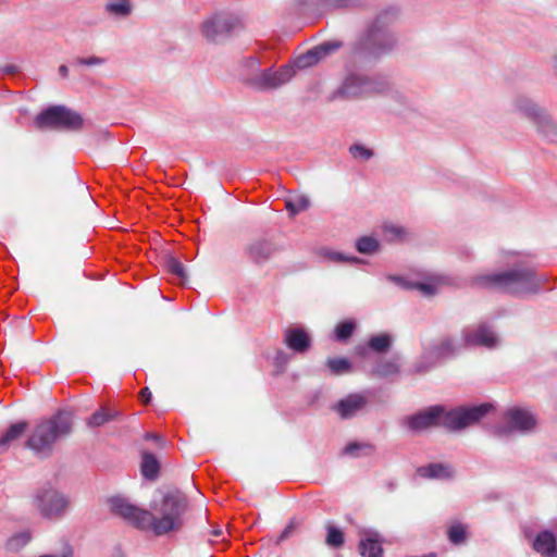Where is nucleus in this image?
Instances as JSON below:
<instances>
[{"label": "nucleus", "instance_id": "7", "mask_svg": "<svg viewBox=\"0 0 557 557\" xmlns=\"http://www.w3.org/2000/svg\"><path fill=\"white\" fill-rule=\"evenodd\" d=\"M34 505L42 517L57 519L67 511L70 499L53 487H44L35 494Z\"/></svg>", "mask_w": 557, "mask_h": 557}, {"label": "nucleus", "instance_id": "14", "mask_svg": "<svg viewBox=\"0 0 557 557\" xmlns=\"http://www.w3.org/2000/svg\"><path fill=\"white\" fill-rule=\"evenodd\" d=\"M508 431L528 432L535 428V417L525 409L512 408L506 413Z\"/></svg>", "mask_w": 557, "mask_h": 557}, {"label": "nucleus", "instance_id": "38", "mask_svg": "<svg viewBox=\"0 0 557 557\" xmlns=\"http://www.w3.org/2000/svg\"><path fill=\"white\" fill-rule=\"evenodd\" d=\"M326 543L333 547H339L344 543V534L341 530L330 525L327 528Z\"/></svg>", "mask_w": 557, "mask_h": 557}, {"label": "nucleus", "instance_id": "4", "mask_svg": "<svg viewBox=\"0 0 557 557\" xmlns=\"http://www.w3.org/2000/svg\"><path fill=\"white\" fill-rule=\"evenodd\" d=\"M72 425L71 414L59 411L34 426L26 441V447L37 456L47 457L52 453L54 445L71 433Z\"/></svg>", "mask_w": 557, "mask_h": 557}, {"label": "nucleus", "instance_id": "31", "mask_svg": "<svg viewBox=\"0 0 557 557\" xmlns=\"http://www.w3.org/2000/svg\"><path fill=\"white\" fill-rule=\"evenodd\" d=\"M356 323L352 320L341 322L335 327V339L338 342L347 341L354 333Z\"/></svg>", "mask_w": 557, "mask_h": 557}, {"label": "nucleus", "instance_id": "48", "mask_svg": "<svg viewBox=\"0 0 557 557\" xmlns=\"http://www.w3.org/2000/svg\"><path fill=\"white\" fill-rule=\"evenodd\" d=\"M497 433H498L499 435L505 434V433H507V429H506V428H499V429L497 430Z\"/></svg>", "mask_w": 557, "mask_h": 557}, {"label": "nucleus", "instance_id": "13", "mask_svg": "<svg viewBox=\"0 0 557 557\" xmlns=\"http://www.w3.org/2000/svg\"><path fill=\"white\" fill-rule=\"evenodd\" d=\"M498 344L495 333L485 324L463 331V345L493 348Z\"/></svg>", "mask_w": 557, "mask_h": 557}, {"label": "nucleus", "instance_id": "24", "mask_svg": "<svg viewBox=\"0 0 557 557\" xmlns=\"http://www.w3.org/2000/svg\"><path fill=\"white\" fill-rule=\"evenodd\" d=\"M160 465L151 453H144L141 460V473L147 479H154L159 473Z\"/></svg>", "mask_w": 557, "mask_h": 557}, {"label": "nucleus", "instance_id": "19", "mask_svg": "<svg viewBox=\"0 0 557 557\" xmlns=\"http://www.w3.org/2000/svg\"><path fill=\"white\" fill-rule=\"evenodd\" d=\"M366 405V398L358 394H352L342 399L337 406L336 410L339 416L344 419L350 418L356 414L359 410H361Z\"/></svg>", "mask_w": 557, "mask_h": 557}, {"label": "nucleus", "instance_id": "3", "mask_svg": "<svg viewBox=\"0 0 557 557\" xmlns=\"http://www.w3.org/2000/svg\"><path fill=\"white\" fill-rule=\"evenodd\" d=\"M548 281L544 274H536L531 269H515L500 273L479 275L475 284L487 288H497L510 294L537 293Z\"/></svg>", "mask_w": 557, "mask_h": 557}, {"label": "nucleus", "instance_id": "15", "mask_svg": "<svg viewBox=\"0 0 557 557\" xmlns=\"http://www.w3.org/2000/svg\"><path fill=\"white\" fill-rule=\"evenodd\" d=\"M276 247L270 240L259 238L245 248L247 257L256 264H263L269 261L275 253Z\"/></svg>", "mask_w": 557, "mask_h": 557}, {"label": "nucleus", "instance_id": "2", "mask_svg": "<svg viewBox=\"0 0 557 557\" xmlns=\"http://www.w3.org/2000/svg\"><path fill=\"white\" fill-rule=\"evenodd\" d=\"M492 409L493 406L491 404L459 407L451 410H446L441 406H434L406 417L404 423L412 432H421L437 425L455 431L479 422Z\"/></svg>", "mask_w": 557, "mask_h": 557}, {"label": "nucleus", "instance_id": "25", "mask_svg": "<svg viewBox=\"0 0 557 557\" xmlns=\"http://www.w3.org/2000/svg\"><path fill=\"white\" fill-rule=\"evenodd\" d=\"M115 416L116 412L110 410L107 407H101L90 416V418L87 420V424L91 428H98L113 420Z\"/></svg>", "mask_w": 557, "mask_h": 557}, {"label": "nucleus", "instance_id": "46", "mask_svg": "<svg viewBox=\"0 0 557 557\" xmlns=\"http://www.w3.org/2000/svg\"><path fill=\"white\" fill-rule=\"evenodd\" d=\"M59 73L62 77H66L69 74V69L66 65H60Z\"/></svg>", "mask_w": 557, "mask_h": 557}, {"label": "nucleus", "instance_id": "30", "mask_svg": "<svg viewBox=\"0 0 557 557\" xmlns=\"http://www.w3.org/2000/svg\"><path fill=\"white\" fill-rule=\"evenodd\" d=\"M166 269L169 273L172 274L175 278H177L181 283L187 280L185 267L180 260L175 258H170L166 261Z\"/></svg>", "mask_w": 557, "mask_h": 557}, {"label": "nucleus", "instance_id": "40", "mask_svg": "<svg viewBox=\"0 0 557 557\" xmlns=\"http://www.w3.org/2000/svg\"><path fill=\"white\" fill-rule=\"evenodd\" d=\"M372 451V446L370 444H359L351 443L347 445L344 449V453L350 456H360L361 454H369Z\"/></svg>", "mask_w": 557, "mask_h": 557}, {"label": "nucleus", "instance_id": "41", "mask_svg": "<svg viewBox=\"0 0 557 557\" xmlns=\"http://www.w3.org/2000/svg\"><path fill=\"white\" fill-rule=\"evenodd\" d=\"M349 150L352 157L356 159L369 160L373 156L372 150L362 145H354Z\"/></svg>", "mask_w": 557, "mask_h": 557}, {"label": "nucleus", "instance_id": "10", "mask_svg": "<svg viewBox=\"0 0 557 557\" xmlns=\"http://www.w3.org/2000/svg\"><path fill=\"white\" fill-rule=\"evenodd\" d=\"M381 91L379 85L371 78L360 75H348L339 88V94L345 98H359Z\"/></svg>", "mask_w": 557, "mask_h": 557}, {"label": "nucleus", "instance_id": "20", "mask_svg": "<svg viewBox=\"0 0 557 557\" xmlns=\"http://www.w3.org/2000/svg\"><path fill=\"white\" fill-rule=\"evenodd\" d=\"M359 550L362 557H381L382 546L376 533H366L359 543Z\"/></svg>", "mask_w": 557, "mask_h": 557}, {"label": "nucleus", "instance_id": "8", "mask_svg": "<svg viewBox=\"0 0 557 557\" xmlns=\"http://www.w3.org/2000/svg\"><path fill=\"white\" fill-rule=\"evenodd\" d=\"M295 75V70L290 65H284L273 71L271 67L260 70L250 87L257 90L275 89L289 82Z\"/></svg>", "mask_w": 557, "mask_h": 557}, {"label": "nucleus", "instance_id": "50", "mask_svg": "<svg viewBox=\"0 0 557 557\" xmlns=\"http://www.w3.org/2000/svg\"><path fill=\"white\" fill-rule=\"evenodd\" d=\"M554 70H555V72L557 74V57L554 60Z\"/></svg>", "mask_w": 557, "mask_h": 557}, {"label": "nucleus", "instance_id": "12", "mask_svg": "<svg viewBox=\"0 0 557 557\" xmlns=\"http://www.w3.org/2000/svg\"><path fill=\"white\" fill-rule=\"evenodd\" d=\"M341 47V41H326L318 45L306 53L297 57L295 66L298 69L310 67L337 51Z\"/></svg>", "mask_w": 557, "mask_h": 557}, {"label": "nucleus", "instance_id": "21", "mask_svg": "<svg viewBox=\"0 0 557 557\" xmlns=\"http://www.w3.org/2000/svg\"><path fill=\"white\" fill-rule=\"evenodd\" d=\"M260 61L256 57H249L242 61L238 67V75L240 79L248 86H251L253 78L260 72Z\"/></svg>", "mask_w": 557, "mask_h": 557}, {"label": "nucleus", "instance_id": "43", "mask_svg": "<svg viewBox=\"0 0 557 557\" xmlns=\"http://www.w3.org/2000/svg\"><path fill=\"white\" fill-rule=\"evenodd\" d=\"M106 62L103 58L100 57H89V58H78L76 63L79 65L95 66L101 65Z\"/></svg>", "mask_w": 557, "mask_h": 557}, {"label": "nucleus", "instance_id": "39", "mask_svg": "<svg viewBox=\"0 0 557 557\" xmlns=\"http://www.w3.org/2000/svg\"><path fill=\"white\" fill-rule=\"evenodd\" d=\"M466 537V529L460 523H455L448 529V539L454 544L461 543Z\"/></svg>", "mask_w": 557, "mask_h": 557}, {"label": "nucleus", "instance_id": "44", "mask_svg": "<svg viewBox=\"0 0 557 557\" xmlns=\"http://www.w3.org/2000/svg\"><path fill=\"white\" fill-rule=\"evenodd\" d=\"M140 398L145 404H148L151 399V392L148 387H145L140 391Z\"/></svg>", "mask_w": 557, "mask_h": 557}, {"label": "nucleus", "instance_id": "45", "mask_svg": "<svg viewBox=\"0 0 557 557\" xmlns=\"http://www.w3.org/2000/svg\"><path fill=\"white\" fill-rule=\"evenodd\" d=\"M145 438L146 440H153V441H156L160 445H163V443H164L163 438L160 435H158V434L147 433L145 435Z\"/></svg>", "mask_w": 557, "mask_h": 557}, {"label": "nucleus", "instance_id": "5", "mask_svg": "<svg viewBox=\"0 0 557 557\" xmlns=\"http://www.w3.org/2000/svg\"><path fill=\"white\" fill-rule=\"evenodd\" d=\"M83 124L84 120L78 113L63 106L50 107L35 119V125L40 129L55 127L78 131L83 128Z\"/></svg>", "mask_w": 557, "mask_h": 557}, {"label": "nucleus", "instance_id": "42", "mask_svg": "<svg viewBox=\"0 0 557 557\" xmlns=\"http://www.w3.org/2000/svg\"><path fill=\"white\" fill-rule=\"evenodd\" d=\"M323 5L330 10L348 8L351 5V0H324Z\"/></svg>", "mask_w": 557, "mask_h": 557}, {"label": "nucleus", "instance_id": "29", "mask_svg": "<svg viewBox=\"0 0 557 557\" xmlns=\"http://www.w3.org/2000/svg\"><path fill=\"white\" fill-rule=\"evenodd\" d=\"M399 371L396 360H382L374 369V373L381 377L392 376Z\"/></svg>", "mask_w": 557, "mask_h": 557}, {"label": "nucleus", "instance_id": "28", "mask_svg": "<svg viewBox=\"0 0 557 557\" xmlns=\"http://www.w3.org/2000/svg\"><path fill=\"white\" fill-rule=\"evenodd\" d=\"M26 426L25 422L12 424L0 438V447L7 446L10 442L18 438L25 432Z\"/></svg>", "mask_w": 557, "mask_h": 557}, {"label": "nucleus", "instance_id": "23", "mask_svg": "<svg viewBox=\"0 0 557 557\" xmlns=\"http://www.w3.org/2000/svg\"><path fill=\"white\" fill-rule=\"evenodd\" d=\"M389 280L407 289L417 288L425 296L434 295L436 293L437 286L440 284V281L437 283H435V282L410 283V282L406 281L405 278L398 277V276H389Z\"/></svg>", "mask_w": 557, "mask_h": 557}, {"label": "nucleus", "instance_id": "6", "mask_svg": "<svg viewBox=\"0 0 557 557\" xmlns=\"http://www.w3.org/2000/svg\"><path fill=\"white\" fill-rule=\"evenodd\" d=\"M244 27L240 16L221 12L207 18L201 25L202 35L210 41H218L227 37Z\"/></svg>", "mask_w": 557, "mask_h": 557}, {"label": "nucleus", "instance_id": "18", "mask_svg": "<svg viewBox=\"0 0 557 557\" xmlns=\"http://www.w3.org/2000/svg\"><path fill=\"white\" fill-rule=\"evenodd\" d=\"M532 546L535 552L541 554L543 557H556V539L549 531L540 532L532 542Z\"/></svg>", "mask_w": 557, "mask_h": 557}, {"label": "nucleus", "instance_id": "33", "mask_svg": "<svg viewBox=\"0 0 557 557\" xmlns=\"http://www.w3.org/2000/svg\"><path fill=\"white\" fill-rule=\"evenodd\" d=\"M357 250L361 253H373L379 249V242L371 236H364L357 240Z\"/></svg>", "mask_w": 557, "mask_h": 557}, {"label": "nucleus", "instance_id": "9", "mask_svg": "<svg viewBox=\"0 0 557 557\" xmlns=\"http://www.w3.org/2000/svg\"><path fill=\"white\" fill-rule=\"evenodd\" d=\"M463 345V338L459 342L454 341L453 338L445 337L442 338L438 343L428 347L422 356V361H428V366H419L418 371H425L437 361L444 358H448L457 354Z\"/></svg>", "mask_w": 557, "mask_h": 557}, {"label": "nucleus", "instance_id": "51", "mask_svg": "<svg viewBox=\"0 0 557 557\" xmlns=\"http://www.w3.org/2000/svg\"><path fill=\"white\" fill-rule=\"evenodd\" d=\"M524 535H525L527 537H530V536H531L527 530H524Z\"/></svg>", "mask_w": 557, "mask_h": 557}, {"label": "nucleus", "instance_id": "34", "mask_svg": "<svg viewBox=\"0 0 557 557\" xmlns=\"http://www.w3.org/2000/svg\"><path fill=\"white\" fill-rule=\"evenodd\" d=\"M391 337L387 334L376 335L370 338L369 346L371 349L382 352L388 349L391 346Z\"/></svg>", "mask_w": 557, "mask_h": 557}, {"label": "nucleus", "instance_id": "27", "mask_svg": "<svg viewBox=\"0 0 557 557\" xmlns=\"http://www.w3.org/2000/svg\"><path fill=\"white\" fill-rule=\"evenodd\" d=\"M319 253L321 257H323L325 260L335 262V263H343V262H359V259L356 257H349L344 255L339 251H334L329 248H322L319 250Z\"/></svg>", "mask_w": 557, "mask_h": 557}, {"label": "nucleus", "instance_id": "17", "mask_svg": "<svg viewBox=\"0 0 557 557\" xmlns=\"http://www.w3.org/2000/svg\"><path fill=\"white\" fill-rule=\"evenodd\" d=\"M395 45L394 37L380 29H371L368 34L367 48L374 54L382 53Z\"/></svg>", "mask_w": 557, "mask_h": 557}, {"label": "nucleus", "instance_id": "35", "mask_svg": "<svg viewBox=\"0 0 557 557\" xmlns=\"http://www.w3.org/2000/svg\"><path fill=\"white\" fill-rule=\"evenodd\" d=\"M309 206L310 201L306 196H298L286 202L287 210L290 211V213L293 214L299 213L308 209Z\"/></svg>", "mask_w": 557, "mask_h": 557}, {"label": "nucleus", "instance_id": "36", "mask_svg": "<svg viewBox=\"0 0 557 557\" xmlns=\"http://www.w3.org/2000/svg\"><path fill=\"white\" fill-rule=\"evenodd\" d=\"M382 232L387 240H396L403 238L406 234L405 230L392 223H385L382 226Z\"/></svg>", "mask_w": 557, "mask_h": 557}, {"label": "nucleus", "instance_id": "16", "mask_svg": "<svg viewBox=\"0 0 557 557\" xmlns=\"http://www.w3.org/2000/svg\"><path fill=\"white\" fill-rule=\"evenodd\" d=\"M284 343L293 351L304 354L310 348L311 338L301 327H288L284 331Z\"/></svg>", "mask_w": 557, "mask_h": 557}, {"label": "nucleus", "instance_id": "32", "mask_svg": "<svg viewBox=\"0 0 557 557\" xmlns=\"http://www.w3.org/2000/svg\"><path fill=\"white\" fill-rule=\"evenodd\" d=\"M327 367L333 374H343L351 370V364L346 358H333L327 360Z\"/></svg>", "mask_w": 557, "mask_h": 557}, {"label": "nucleus", "instance_id": "49", "mask_svg": "<svg viewBox=\"0 0 557 557\" xmlns=\"http://www.w3.org/2000/svg\"><path fill=\"white\" fill-rule=\"evenodd\" d=\"M39 557H60V556H55V555H42V556H39ZM61 557H69V556L64 555V556H61Z\"/></svg>", "mask_w": 557, "mask_h": 557}, {"label": "nucleus", "instance_id": "22", "mask_svg": "<svg viewBox=\"0 0 557 557\" xmlns=\"http://www.w3.org/2000/svg\"><path fill=\"white\" fill-rule=\"evenodd\" d=\"M419 474L430 479H448L453 476V469L443 463H431L419 468Z\"/></svg>", "mask_w": 557, "mask_h": 557}, {"label": "nucleus", "instance_id": "26", "mask_svg": "<svg viewBox=\"0 0 557 557\" xmlns=\"http://www.w3.org/2000/svg\"><path fill=\"white\" fill-rule=\"evenodd\" d=\"M106 10L111 15L125 17L132 12V4L129 0H108Z\"/></svg>", "mask_w": 557, "mask_h": 557}, {"label": "nucleus", "instance_id": "1", "mask_svg": "<svg viewBox=\"0 0 557 557\" xmlns=\"http://www.w3.org/2000/svg\"><path fill=\"white\" fill-rule=\"evenodd\" d=\"M111 510L139 529H151L162 535L176 530L182 524V515L187 508L185 495L180 491H170L160 500H153L149 510L138 508L122 497L110 500Z\"/></svg>", "mask_w": 557, "mask_h": 557}, {"label": "nucleus", "instance_id": "11", "mask_svg": "<svg viewBox=\"0 0 557 557\" xmlns=\"http://www.w3.org/2000/svg\"><path fill=\"white\" fill-rule=\"evenodd\" d=\"M519 106L528 115L534 117L539 131L549 141L557 144V125L532 101L524 99Z\"/></svg>", "mask_w": 557, "mask_h": 557}, {"label": "nucleus", "instance_id": "47", "mask_svg": "<svg viewBox=\"0 0 557 557\" xmlns=\"http://www.w3.org/2000/svg\"><path fill=\"white\" fill-rule=\"evenodd\" d=\"M292 529H293V528H292L290 525H288V527H287V528L282 532V534H281V540L286 539V537L289 535V533L292 532Z\"/></svg>", "mask_w": 557, "mask_h": 557}, {"label": "nucleus", "instance_id": "37", "mask_svg": "<svg viewBox=\"0 0 557 557\" xmlns=\"http://www.w3.org/2000/svg\"><path fill=\"white\" fill-rule=\"evenodd\" d=\"M29 539L28 533H18L8 540L7 548L9 550H18L28 543Z\"/></svg>", "mask_w": 557, "mask_h": 557}]
</instances>
